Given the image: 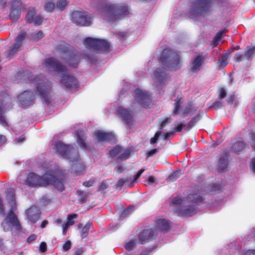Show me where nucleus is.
Listing matches in <instances>:
<instances>
[{"label": "nucleus", "mask_w": 255, "mask_h": 255, "mask_svg": "<svg viewBox=\"0 0 255 255\" xmlns=\"http://www.w3.org/2000/svg\"><path fill=\"white\" fill-rule=\"evenodd\" d=\"M45 173L40 177L34 173H30L26 180L27 185L30 187L45 186L52 185L57 190L62 191L64 185L61 181V176L65 174L63 171L54 166L45 165L43 167Z\"/></svg>", "instance_id": "1"}, {"label": "nucleus", "mask_w": 255, "mask_h": 255, "mask_svg": "<svg viewBox=\"0 0 255 255\" xmlns=\"http://www.w3.org/2000/svg\"><path fill=\"white\" fill-rule=\"evenodd\" d=\"M92 4L97 8L101 17L110 22H114L128 14V7L125 4L107 5L104 0H92Z\"/></svg>", "instance_id": "2"}, {"label": "nucleus", "mask_w": 255, "mask_h": 255, "mask_svg": "<svg viewBox=\"0 0 255 255\" xmlns=\"http://www.w3.org/2000/svg\"><path fill=\"white\" fill-rule=\"evenodd\" d=\"M54 150L58 155L68 160L72 173H79L84 170V164L76 147L58 142L54 145Z\"/></svg>", "instance_id": "3"}, {"label": "nucleus", "mask_w": 255, "mask_h": 255, "mask_svg": "<svg viewBox=\"0 0 255 255\" xmlns=\"http://www.w3.org/2000/svg\"><path fill=\"white\" fill-rule=\"evenodd\" d=\"M44 65L47 70L53 75L57 76L61 82L69 89L76 88L77 81L76 78L71 75L57 60L49 58L45 60Z\"/></svg>", "instance_id": "4"}, {"label": "nucleus", "mask_w": 255, "mask_h": 255, "mask_svg": "<svg viewBox=\"0 0 255 255\" xmlns=\"http://www.w3.org/2000/svg\"><path fill=\"white\" fill-rule=\"evenodd\" d=\"M6 198L8 201L9 205L10 207V211L1 223V226L4 231L14 230L18 231L20 230V225L13 213L16 208L14 191L13 189H8L6 192Z\"/></svg>", "instance_id": "5"}, {"label": "nucleus", "mask_w": 255, "mask_h": 255, "mask_svg": "<svg viewBox=\"0 0 255 255\" xmlns=\"http://www.w3.org/2000/svg\"><path fill=\"white\" fill-rule=\"evenodd\" d=\"M160 61L165 68L171 71L179 69L182 65L181 53L169 48L162 51Z\"/></svg>", "instance_id": "6"}, {"label": "nucleus", "mask_w": 255, "mask_h": 255, "mask_svg": "<svg viewBox=\"0 0 255 255\" xmlns=\"http://www.w3.org/2000/svg\"><path fill=\"white\" fill-rule=\"evenodd\" d=\"M172 202L175 205L174 211L179 216L190 217L197 212L196 209L194 207L187 205L185 201L179 197L174 198Z\"/></svg>", "instance_id": "7"}, {"label": "nucleus", "mask_w": 255, "mask_h": 255, "mask_svg": "<svg viewBox=\"0 0 255 255\" xmlns=\"http://www.w3.org/2000/svg\"><path fill=\"white\" fill-rule=\"evenodd\" d=\"M210 0H197L191 8L189 16L198 20L200 16H204L210 6Z\"/></svg>", "instance_id": "8"}, {"label": "nucleus", "mask_w": 255, "mask_h": 255, "mask_svg": "<svg viewBox=\"0 0 255 255\" xmlns=\"http://www.w3.org/2000/svg\"><path fill=\"white\" fill-rule=\"evenodd\" d=\"M29 80L35 86L37 94L47 101V96L50 91V84L48 81L46 79L40 78L34 75L30 76Z\"/></svg>", "instance_id": "9"}, {"label": "nucleus", "mask_w": 255, "mask_h": 255, "mask_svg": "<svg viewBox=\"0 0 255 255\" xmlns=\"http://www.w3.org/2000/svg\"><path fill=\"white\" fill-rule=\"evenodd\" d=\"M134 99L135 103H137L144 108H151L153 104L151 95L146 91L137 88L134 92Z\"/></svg>", "instance_id": "10"}, {"label": "nucleus", "mask_w": 255, "mask_h": 255, "mask_svg": "<svg viewBox=\"0 0 255 255\" xmlns=\"http://www.w3.org/2000/svg\"><path fill=\"white\" fill-rule=\"evenodd\" d=\"M151 78L158 90L165 86L168 83L170 79L169 75L163 68L160 67L155 70L151 75Z\"/></svg>", "instance_id": "11"}, {"label": "nucleus", "mask_w": 255, "mask_h": 255, "mask_svg": "<svg viewBox=\"0 0 255 255\" xmlns=\"http://www.w3.org/2000/svg\"><path fill=\"white\" fill-rule=\"evenodd\" d=\"M84 44L87 48L103 51L108 50L110 47V43L106 40L91 37L86 38Z\"/></svg>", "instance_id": "12"}, {"label": "nucleus", "mask_w": 255, "mask_h": 255, "mask_svg": "<svg viewBox=\"0 0 255 255\" xmlns=\"http://www.w3.org/2000/svg\"><path fill=\"white\" fill-rule=\"evenodd\" d=\"M183 101L181 97H177L175 100L173 115H181L184 117L188 116L193 114L196 110L190 104H188L184 110L181 109Z\"/></svg>", "instance_id": "13"}, {"label": "nucleus", "mask_w": 255, "mask_h": 255, "mask_svg": "<svg viewBox=\"0 0 255 255\" xmlns=\"http://www.w3.org/2000/svg\"><path fill=\"white\" fill-rule=\"evenodd\" d=\"M71 19L74 23L81 26H89L93 21V18L90 14L85 12L78 11L72 13Z\"/></svg>", "instance_id": "14"}, {"label": "nucleus", "mask_w": 255, "mask_h": 255, "mask_svg": "<svg viewBox=\"0 0 255 255\" xmlns=\"http://www.w3.org/2000/svg\"><path fill=\"white\" fill-rule=\"evenodd\" d=\"M34 100V94L33 92L25 91L18 95L17 101L21 106L27 107L31 106Z\"/></svg>", "instance_id": "15"}, {"label": "nucleus", "mask_w": 255, "mask_h": 255, "mask_svg": "<svg viewBox=\"0 0 255 255\" xmlns=\"http://www.w3.org/2000/svg\"><path fill=\"white\" fill-rule=\"evenodd\" d=\"M94 135L95 139L99 142H115V140L114 134L111 132H106L99 130L96 131Z\"/></svg>", "instance_id": "16"}, {"label": "nucleus", "mask_w": 255, "mask_h": 255, "mask_svg": "<svg viewBox=\"0 0 255 255\" xmlns=\"http://www.w3.org/2000/svg\"><path fill=\"white\" fill-rule=\"evenodd\" d=\"M144 171V169H140L138 172L133 176V179L131 178H127L125 179H121L118 183L117 187L121 189L122 186L125 184L126 186L131 187L133 183L135 182L138 178L141 176L142 173Z\"/></svg>", "instance_id": "17"}, {"label": "nucleus", "mask_w": 255, "mask_h": 255, "mask_svg": "<svg viewBox=\"0 0 255 255\" xmlns=\"http://www.w3.org/2000/svg\"><path fill=\"white\" fill-rule=\"evenodd\" d=\"M155 235L152 229H145L139 234L138 238L141 244H145L152 240Z\"/></svg>", "instance_id": "18"}, {"label": "nucleus", "mask_w": 255, "mask_h": 255, "mask_svg": "<svg viewBox=\"0 0 255 255\" xmlns=\"http://www.w3.org/2000/svg\"><path fill=\"white\" fill-rule=\"evenodd\" d=\"M20 0H15L12 3L11 10L10 13V17L12 21H16L20 17V10L21 6Z\"/></svg>", "instance_id": "19"}, {"label": "nucleus", "mask_w": 255, "mask_h": 255, "mask_svg": "<svg viewBox=\"0 0 255 255\" xmlns=\"http://www.w3.org/2000/svg\"><path fill=\"white\" fill-rule=\"evenodd\" d=\"M204 57L201 55L195 56L191 61L190 68L193 73L198 72L201 69V66L203 63Z\"/></svg>", "instance_id": "20"}, {"label": "nucleus", "mask_w": 255, "mask_h": 255, "mask_svg": "<svg viewBox=\"0 0 255 255\" xmlns=\"http://www.w3.org/2000/svg\"><path fill=\"white\" fill-rule=\"evenodd\" d=\"M26 215L28 221L31 223H35L39 218V211L35 206L29 208L26 211Z\"/></svg>", "instance_id": "21"}, {"label": "nucleus", "mask_w": 255, "mask_h": 255, "mask_svg": "<svg viewBox=\"0 0 255 255\" xmlns=\"http://www.w3.org/2000/svg\"><path fill=\"white\" fill-rule=\"evenodd\" d=\"M25 34L23 32H21L18 34L15 38V43L13 45L12 49L10 50L7 53V56L10 58L14 54L17 49L20 46V42L23 40Z\"/></svg>", "instance_id": "22"}, {"label": "nucleus", "mask_w": 255, "mask_h": 255, "mask_svg": "<svg viewBox=\"0 0 255 255\" xmlns=\"http://www.w3.org/2000/svg\"><path fill=\"white\" fill-rule=\"evenodd\" d=\"M157 228L162 232H167L171 227V223L168 220L160 217L156 220Z\"/></svg>", "instance_id": "23"}, {"label": "nucleus", "mask_w": 255, "mask_h": 255, "mask_svg": "<svg viewBox=\"0 0 255 255\" xmlns=\"http://www.w3.org/2000/svg\"><path fill=\"white\" fill-rule=\"evenodd\" d=\"M118 112L121 115L124 122L128 125L132 123V115L131 112L122 107L118 108Z\"/></svg>", "instance_id": "24"}, {"label": "nucleus", "mask_w": 255, "mask_h": 255, "mask_svg": "<svg viewBox=\"0 0 255 255\" xmlns=\"http://www.w3.org/2000/svg\"><path fill=\"white\" fill-rule=\"evenodd\" d=\"M86 133L87 130L85 128L80 129L77 132V142L81 148L83 149L87 148L85 143Z\"/></svg>", "instance_id": "25"}, {"label": "nucleus", "mask_w": 255, "mask_h": 255, "mask_svg": "<svg viewBox=\"0 0 255 255\" xmlns=\"http://www.w3.org/2000/svg\"><path fill=\"white\" fill-rule=\"evenodd\" d=\"M26 18L28 22H33L35 25H37L41 24L43 21V18L40 15L34 16L33 9L28 12Z\"/></svg>", "instance_id": "26"}, {"label": "nucleus", "mask_w": 255, "mask_h": 255, "mask_svg": "<svg viewBox=\"0 0 255 255\" xmlns=\"http://www.w3.org/2000/svg\"><path fill=\"white\" fill-rule=\"evenodd\" d=\"M68 57L67 58L66 62L67 64L73 67L78 64L79 61V56L78 54L70 53L68 54Z\"/></svg>", "instance_id": "27"}, {"label": "nucleus", "mask_w": 255, "mask_h": 255, "mask_svg": "<svg viewBox=\"0 0 255 255\" xmlns=\"http://www.w3.org/2000/svg\"><path fill=\"white\" fill-rule=\"evenodd\" d=\"M230 54V52H228L219 57L218 65L220 67L223 68L228 65V58Z\"/></svg>", "instance_id": "28"}, {"label": "nucleus", "mask_w": 255, "mask_h": 255, "mask_svg": "<svg viewBox=\"0 0 255 255\" xmlns=\"http://www.w3.org/2000/svg\"><path fill=\"white\" fill-rule=\"evenodd\" d=\"M251 138L252 140V146L254 148L255 150V133H252L250 135ZM250 168L252 171L255 173V156L253 157L250 162Z\"/></svg>", "instance_id": "29"}, {"label": "nucleus", "mask_w": 255, "mask_h": 255, "mask_svg": "<svg viewBox=\"0 0 255 255\" xmlns=\"http://www.w3.org/2000/svg\"><path fill=\"white\" fill-rule=\"evenodd\" d=\"M137 243V240L135 238H132L130 239H128L127 240L125 244V249L128 251H130L134 248Z\"/></svg>", "instance_id": "30"}, {"label": "nucleus", "mask_w": 255, "mask_h": 255, "mask_svg": "<svg viewBox=\"0 0 255 255\" xmlns=\"http://www.w3.org/2000/svg\"><path fill=\"white\" fill-rule=\"evenodd\" d=\"M92 228V225L91 223H87L84 227L82 228L81 232V236L83 238L86 237L88 234L89 230Z\"/></svg>", "instance_id": "31"}, {"label": "nucleus", "mask_w": 255, "mask_h": 255, "mask_svg": "<svg viewBox=\"0 0 255 255\" xmlns=\"http://www.w3.org/2000/svg\"><path fill=\"white\" fill-rule=\"evenodd\" d=\"M202 197L200 195L195 194H189L187 198V200L192 202L199 203L202 201Z\"/></svg>", "instance_id": "32"}, {"label": "nucleus", "mask_w": 255, "mask_h": 255, "mask_svg": "<svg viewBox=\"0 0 255 255\" xmlns=\"http://www.w3.org/2000/svg\"><path fill=\"white\" fill-rule=\"evenodd\" d=\"M245 144L242 141H238L235 143L233 146V149L234 152H238L241 151L244 147Z\"/></svg>", "instance_id": "33"}, {"label": "nucleus", "mask_w": 255, "mask_h": 255, "mask_svg": "<svg viewBox=\"0 0 255 255\" xmlns=\"http://www.w3.org/2000/svg\"><path fill=\"white\" fill-rule=\"evenodd\" d=\"M218 164H219V167L220 169L223 170L225 169L228 166V160L225 157H221L219 160Z\"/></svg>", "instance_id": "34"}, {"label": "nucleus", "mask_w": 255, "mask_h": 255, "mask_svg": "<svg viewBox=\"0 0 255 255\" xmlns=\"http://www.w3.org/2000/svg\"><path fill=\"white\" fill-rule=\"evenodd\" d=\"M121 152V147L116 146L114 149L110 151V154L113 157L120 159V154Z\"/></svg>", "instance_id": "35"}, {"label": "nucleus", "mask_w": 255, "mask_h": 255, "mask_svg": "<svg viewBox=\"0 0 255 255\" xmlns=\"http://www.w3.org/2000/svg\"><path fill=\"white\" fill-rule=\"evenodd\" d=\"M130 150L129 149H123L121 147V152L120 154V159H125L128 158L130 154Z\"/></svg>", "instance_id": "36"}, {"label": "nucleus", "mask_w": 255, "mask_h": 255, "mask_svg": "<svg viewBox=\"0 0 255 255\" xmlns=\"http://www.w3.org/2000/svg\"><path fill=\"white\" fill-rule=\"evenodd\" d=\"M68 3L67 0H58L56 3V8L59 10H62Z\"/></svg>", "instance_id": "37"}, {"label": "nucleus", "mask_w": 255, "mask_h": 255, "mask_svg": "<svg viewBox=\"0 0 255 255\" xmlns=\"http://www.w3.org/2000/svg\"><path fill=\"white\" fill-rule=\"evenodd\" d=\"M181 171H176L172 173L167 178L168 181L172 182L175 180L181 175Z\"/></svg>", "instance_id": "38"}, {"label": "nucleus", "mask_w": 255, "mask_h": 255, "mask_svg": "<svg viewBox=\"0 0 255 255\" xmlns=\"http://www.w3.org/2000/svg\"><path fill=\"white\" fill-rule=\"evenodd\" d=\"M5 109H6V108H5V106H3L2 103H0V122H1V123L3 125L6 124L5 120L4 119V117L3 116V110Z\"/></svg>", "instance_id": "39"}, {"label": "nucleus", "mask_w": 255, "mask_h": 255, "mask_svg": "<svg viewBox=\"0 0 255 255\" xmlns=\"http://www.w3.org/2000/svg\"><path fill=\"white\" fill-rule=\"evenodd\" d=\"M55 4L53 2H47L45 4L44 9L46 11L51 12L55 8Z\"/></svg>", "instance_id": "40"}, {"label": "nucleus", "mask_w": 255, "mask_h": 255, "mask_svg": "<svg viewBox=\"0 0 255 255\" xmlns=\"http://www.w3.org/2000/svg\"><path fill=\"white\" fill-rule=\"evenodd\" d=\"M77 217V215L75 214H70L67 216V221L66 223L68 225L72 226L74 224V219H76Z\"/></svg>", "instance_id": "41"}, {"label": "nucleus", "mask_w": 255, "mask_h": 255, "mask_svg": "<svg viewBox=\"0 0 255 255\" xmlns=\"http://www.w3.org/2000/svg\"><path fill=\"white\" fill-rule=\"evenodd\" d=\"M199 120V116L197 115L196 117L194 118L189 123L188 126L186 127V129L188 130L191 129Z\"/></svg>", "instance_id": "42"}, {"label": "nucleus", "mask_w": 255, "mask_h": 255, "mask_svg": "<svg viewBox=\"0 0 255 255\" xmlns=\"http://www.w3.org/2000/svg\"><path fill=\"white\" fill-rule=\"evenodd\" d=\"M255 53V47L254 46H250L247 52L245 53L246 56L248 58L251 57Z\"/></svg>", "instance_id": "43"}, {"label": "nucleus", "mask_w": 255, "mask_h": 255, "mask_svg": "<svg viewBox=\"0 0 255 255\" xmlns=\"http://www.w3.org/2000/svg\"><path fill=\"white\" fill-rule=\"evenodd\" d=\"M133 207H128L127 209H125L122 214V217H125L130 214L133 211Z\"/></svg>", "instance_id": "44"}, {"label": "nucleus", "mask_w": 255, "mask_h": 255, "mask_svg": "<svg viewBox=\"0 0 255 255\" xmlns=\"http://www.w3.org/2000/svg\"><path fill=\"white\" fill-rule=\"evenodd\" d=\"M43 34L41 31L35 32L33 35L32 39L33 40L37 41L43 37Z\"/></svg>", "instance_id": "45"}, {"label": "nucleus", "mask_w": 255, "mask_h": 255, "mask_svg": "<svg viewBox=\"0 0 255 255\" xmlns=\"http://www.w3.org/2000/svg\"><path fill=\"white\" fill-rule=\"evenodd\" d=\"M148 186H154L156 184V180L154 177L149 176L147 181Z\"/></svg>", "instance_id": "46"}, {"label": "nucleus", "mask_w": 255, "mask_h": 255, "mask_svg": "<svg viewBox=\"0 0 255 255\" xmlns=\"http://www.w3.org/2000/svg\"><path fill=\"white\" fill-rule=\"evenodd\" d=\"M222 35L218 32L213 40V44L215 46L218 45L219 41L221 40Z\"/></svg>", "instance_id": "47"}, {"label": "nucleus", "mask_w": 255, "mask_h": 255, "mask_svg": "<svg viewBox=\"0 0 255 255\" xmlns=\"http://www.w3.org/2000/svg\"><path fill=\"white\" fill-rule=\"evenodd\" d=\"M161 132H156L154 137H152L150 139V143L151 144H154L155 143L157 142V140L158 139V137L160 134Z\"/></svg>", "instance_id": "48"}, {"label": "nucleus", "mask_w": 255, "mask_h": 255, "mask_svg": "<svg viewBox=\"0 0 255 255\" xmlns=\"http://www.w3.org/2000/svg\"><path fill=\"white\" fill-rule=\"evenodd\" d=\"M71 247V244L70 241H67L63 246V249L64 251L66 252L69 250Z\"/></svg>", "instance_id": "49"}, {"label": "nucleus", "mask_w": 255, "mask_h": 255, "mask_svg": "<svg viewBox=\"0 0 255 255\" xmlns=\"http://www.w3.org/2000/svg\"><path fill=\"white\" fill-rule=\"evenodd\" d=\"M172 121V119L170 118L165 119L161 124V128H162L166 126V125L170 123Z\"/></svg>", "instance_id": "50"}, {"label": "nucleus", "mask_w": 255, "mask_h": 255, "mask_svg": "<svg viewBox=\"0 0 255 255\" xmlns=\"http://www.w3.org/2000/svg\"><path fill=\"white\" fill-rule=\"evenodd\" d=\"M183 127V125L182 124H177L175 125L174 128V132H180L181 131Z\"/></svg>", "instance_id": "51"}, {"label": "nucleus", "mask_w": 255, "mask_h": 255, "mask_svg": "<svg viewBox=\"0 0 255 255\" xmlns=\"http://www.w3.org/2000/svg\"><path fill=\"white\" fill-rule=\"evenodd\" d=\"M221 186L219 184H213L210 186L211 191L218 190L221 188Z\"/></svg>", "instance_id": "52"}, {"label": "nucleus", "mask_w": 255, "mask_h": 255, "mask_svg": "<svg viewBox=\"0 0 255 255\" xmlns=\"http://www.w3.org/2000/svg\"><path fill=\"white\" fill-rule=\"evenodd\" d=\"M152 250V249H149L148 250H145L143 251L141 253L140 255H149L150 253L151 252ZM126 255H132L131 253H128Z\"/></svg>", "instance_id": "53"}, {"label": "nucleus", "mask_w": 255, "mask_h": 255, "mask_svg": "<svg viewBox=\"0 0 255 255\" xmlns=\"http://www.w3.org/2000/svg\"><path fill=\"white\" fill-rule=\"evenodd\" d=\"M40 251L42 253L45 252L47 250L46 244L45 242H42L39 247Z\"/></svg>", "instance_id": "54"}, {"label": "nucleus", "mask_w": 255, "mask_h": 255, "mask_svg": "<svg viewBox=\"0 0 255 255\" xmlns=\"http://www.w3.org/2000/svg\"><path fill=\"white\" fill-rule=\"evenodd\" d=\"M94 183V181L93 179H90L89 181L83 182V184L85 187H91L92 186Z\"/></svg>", "instance_id": "55"}, {"label": "nucleus", "mask_w": 255, "mask_h": 255, "mask_svg": "<svg viewBox=\"0 0 255 255\" xmlns=\"http://www.w3.org/2000/svg\"><path fill=\"white\" fill-rule=\"evenodd\" d=\"M69 226H70L66 223L62 225V234L63 235H65L66 234L67 231Z\"/></svg>", "instance_id": "56"}, {"label": "nucleus", "mask_w": 255, "mask_h": 255, "mask_svg": "<svg viewBox=\"0 0 255 255\" xmlns=\"http://www.w3.org/2000/svg\"><path fill=\"white\" fill-rule=\"evenodd\" d=\"M220 98L221 99H222L224 98L226 96V92L224 89L221 88L220 90Z\"/></svg>", "instance_id": "57"}, {"label": "nucleus", "mask_w": 255, "mask_h": 255, "mask_svg": "<svg viewBox=\"0 0 255 255\" xmlns=\"http://www.w3.org/2000/svg\"><path fill=\"white\" fill-rule=\"evenodd\" d=\"M124 168L123 165L122 164H119L117 165V166L115 168V170L116 172L118 173H121L123 170Z\"/></svg>", "instance_id": "58"}, {"label": "nucleus", "mask_w": 255, "mask_h": 255, "mask_svg": "<svg viewBox=\"0 0 255 255\" xmlns=\"http://www.w3.org/2000/svg\"><path fill=\"white\" fill-rule=\"evenodd\" d=\"M243 57V55L240 53L236 54L234 57L235 60L237 62H239L242 60Z\"/></svg>", "instance_id": "59"}, {"label": "nucleus", "mask_w": 255, "mask_h": 255, "mask_svg": "<svg viewBox=\"0 0 255 255\" xmlns=\"http://www.w3.org/2000/svg\"><path fill=\"white\" fill-rule=\"evenodd\" d=\"M25 140V137L23 135L20 136L18 138L15 140L16 143H20Z\"/></svg>", "instance_id": "60"}, {"label": "nucleus", "mask_w": 255, "mask_h": 255, "mask_svg": "<svg viewBox=\"0 0 255 255\" xmlns=\"http://www.w3.org/2000/svg\"><path fill=\"white\" fill-rule=\"evenodd\" d=\"M158 150L157 149H152V150H150V151H149L147 153V156H151L153 155H154L155 154H156Z\"/></svg>", "instance_id": "61"}, {"label": "nucleus", "mask_w": 255, "mask_h": 255, "mask_svg": "<svg viewBox=\"0 0 255 255\" xmlns=\"http://www.w3.org/2000/svg\"><path fill=\"white\" fill-rule=\"evenodd\" d=\"M36 236L34 234L31 235L27 239V242L28 243H30L32 241H34L36 239Z\"/></svg>", "instance_id": "62"}, {"label": "nucleus", "mask_w": 255, "mask_h": 255, "mask_svg": "<svg viewBox=\"0 0 255 255\" xmlns=\"http://www.w3.org/2000/svg\"><path fill=\"white\" fill-rule=\"evenodd\" d=\"M174 131H170L167 132L164 135V138L165 139H168L169 137H170L171 135H173L174 134Z\"/></svg>", "instance_id": "63"}, {"label": "nucleus", "mask_w": 255, "mask_h": 255, "mask_svg": "<svg viewBox=\"0 0 255 255\" xmlns=\"http://www.w3.org/2000/svg\"><path fill=\"white\" fill-rule=\"evenodd\" d=\"M245 255H255V250L247 251Z\"/></svg>", "instance_id": "64"}]
</instances>
